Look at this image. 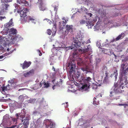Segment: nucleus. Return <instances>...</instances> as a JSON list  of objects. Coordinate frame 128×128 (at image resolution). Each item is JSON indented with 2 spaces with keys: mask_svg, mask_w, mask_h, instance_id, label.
<instances>
[{
  "mask_svg": "<svg viewBox=\"0 0 128 128\" xmlns=\"http://www.w3.org/2000/svg\"><path fill=\"white\" fill-rule=\"evenodd\" d=\"M27 96L25 94L21 95L18 97V102L22 104V103L24 101V100L26 98Z\"/></svg>",
  "mask_w": 128,
  "mask_h": 128,
  "instance_id": "9b49d317",
  "label": "nucleus"
},
{
  "mask_svg": "<svg viewBox=\"0 0 128 128\" xmlns=\"http://www.w3.org/2000/svg\"><path fill=\"white\" fill-rule=\"evenodd\" d=\"M65 23H66L67 22H66V20H65V21L64 22V21H63Z\"/></svg>",
  "mask_w": 128,
  "mask_h": 128,
  "instance_id": "052dcab7",
  "label": "nucleus"
},
{
  "mask_svg": "<svg viewBox=\"0 0 128 128\" xmlns=\"http://www.w3.org/2000/svg\"><path fill=\"white\" fill-rule=\"evenodd\" d=\"M90 50V48L87 47V48L84 49H80L78 50L79 52L82 54H83L88 52Z\"/></svg>",
  "mask_w": 128,
  "mask_h": 128,
  "instance_id": "dca6fc26",
  "label": "nucleus"
},
{
  "mask_svg": "<svg viewBox=\"0 0 128 128\" xmlns=\"http://www.w3.org/2000/svg\"><path fill=\"white\" fill-rule=\"evenodd\" d=\"M82 62H78V65H80V66L82 65Z\"/></svg>",
  "mask_w": 128,
  "mask_h": 128,
  "instance_id": "a19ab883",
  "label": "nucleus"
},
{
  "mask_svg": "<svg viewBox=\"0 0 128 128\" xmlns=\"http://www.w3.org/2000/svg\"><path fill=\"white\" fill-rule=\"evenodd\" d=\"M72 25H67L66 26V30L68 33H69V32L71 33L72 32Z\"/></svg>",
  "mask_w": 128,
  "mask_h": 128,
  "instance_id": "f8f14e48",
  "label": "nucleus"
},
{
  "mask_svg": "<svg viewBox=\"0 0 128 128\" xmlns=\"http://www.w3.org/2000/svg\"><path fill=\"white\" fill-rule=\"evenodd\" d=\"M32 100L30 99L29 100V102H30V103H32Z\"/></svg>",
  "mask_w": 128,
  "mask_h": 128,
  "instance_id": "a18cd8bd",
  "label": "nucleus"
},
{
  "mask_svg": "<svg viewBox=\"0 0 128 128\" xmlns=\"http://www.w3.org/2000/svg\"><path fill=\"white\" fill-rule=\"evenodd\" d=\"M28 9L27 8H24L20 12V15L21 17L22 20L26 22H28L30 20H34L32 18H31L30 16H28L26 17V12Z\"/></svg>",
  "mask_w": 128,
  "mask_h": 128,
  "instance_id": "f03ea898",
  "label": "nucleus"
},
{
  "mask_svg": "<svg viewBox=\"0 0 128 128\" xmlns=\"http://www.w3.org/2000/svg\"><path fill=\"white\" fill-rule=\"evenodd\" d=\"M14 78H12V79H11V80H10L8 81V82L9 83L12 84L14 83Z\"/></svg>",
  "mask_w": 128,
  "mask_h": 128,
  "instance_id": "72a5a7b5",
  "label": "nucleus"
},
{
  "mask_svg": "<svg viewBox=\"0 0 128 128\" xmlns=\"http://www.w3.org/2000/svg\"><path fill=\"white\" fill-rule=\"evenodd\" d=\"M12 0H7L8 2H11Z\"/></svg>",
  "mask_w": 128,
  "mask_h": 128,
  "instance_id": "13d9d810",
  "label": "nucleus"
},
{
  "mask_svg": "<svg viewBox=\"0 0 128 128\" xmlns=\"http://www.w3.org/2000/svg\"><path fill=\"white\" fill-rule=\"evenodd\" d=\"M42 83H43V84H44V87L45 88H47L48 87L50 86L49 84L48 83H46L44 82H42Z\"/></svg>",
  "mask_w": 128,
  "mask_h": 128,
  "instance_id": "393cba45",
  "label": "nucleus"
},
{
  "mask_svg": "<svg viewBox=\"0 0 128 128\" xmlns=\"http://www.w3.org/2000/svg\"><path fill=\"white\" fill-rule=\"evenodd\" d=\"M81 10L82 11H84L86 12L87 10L85 8L83 7L82 8H81Z\"/></svg>",
  "mask_w": 128,
  "mask_h": 128,
  "instance_id": "f704fd0d",
  "label": "nucleus"
},
{
  "mask_svg": "<svg viewBox=\"0 0 128 128\" xmlns=\"http://www.w3.org/2000/svg\"><path fill=\"white\" fill-rule=\"evenodd\" d=\"M118 13H116L113 16V17H116L118 16Z\"/></svg>",
  "mask_w": 128,
  "mask_h": 128,
  "instance_id": "37998d69",
  "label": "nucleus"
},
{
  "mask_svg": "<svg viewBox=\"0 0 128 128\" xmlns=\"http://www.w3.org/2000/svg\"><path fill=\"white\" fill-rule=\"evenodd\" d=\"M18 119L17 118H12V120L13 122L15 123V124H16V123H17V120Z\"/></svg>",
  "mask_w": 128,
  "mask_h": 128,
  "instance_id": "7c9ffc66",
  "label": "nucleus"
},
{
  "mask_svg": "<svg viewBox=\"0 0 128 128\" xmlns=\"http://www.w3.org/2000/svg\"><path fill=\"white\" fill-rule=\"evenodd\" d=\"M124 36L125 35L124 33H122L120 34L114 40L116 41L122 38H124Z\"/></svg>",
  "mask_w": 128,
  "mask_h": 128,
  "instance_id": "f3484780",
  "label": "nucleus"
},
{
  "mask_svg": "<svg viewBox=\"0 0 128 128\" xmlns=\"http://www.w3.org/2000/svg\"><path fill=\"white\" fill-rule=\"evenodd\" d=\"M7 54H4V56H7Z\"/></svg>",
  "mask_w": 128,
  "mask_h": 128,
  "instance_id": "0e129e2a",
  "label": "nucleus"
},
{
  "mask_svg": "<svg viewBox=\"0 0 128 128\" xmlns=\"http://www.w3.org/2000/svg\"><path fill=\"white\" fill-rule=\"evenodd\" d=\"M5 18H6V17L4 16V17H2V16H0V18L4 19Z\"/></svg>",
  "mask_w": 128,
  "mask_h": 128,
  "instance_id": "09e8293b",
  "label": "nucleus"
},
{
  "mask_svg": "<svg viewBox=\"0 0 128 128\" xmlns=\"http://www.w3.org/2000/svg\"><path fill=\"white\" fill-rule=\"evenodd\" d=\"M49 121L48 125H46V128H54L55 126V124L51 120H48Z\"/></svg>",
  "mask_w": 128,
  "mask_h": 128,
  "instance_id": "6e6552de",
  "label": "nucleus"
},
{
  "mask_svg": "<svg viewBox=\"0 0 128 128\" xmlns=\"http://www.w3.org/2000/svg\"><path fill=\"white\" fill-rule=\"evenodd\" d=\"M43 0H38V2L39 4L40 3H41L43 2Z\"/></svg>",
  "mask_w": 128,
  "mask_h": 128,
  "instance_id": "ea45409f",
  "label": "nucleus"
},
{
  "mask_svg": "<svg viewBox=\"0 0 128 128\" xmlns=\"http://www.w3.org/2000/svg\"><path fill=\"white\" fill-rule=\"evenodd\" d=\"M13 23V22H12V20L11 19L6 24L4 25V26L8 28L12 25Z\"/></svg>",
  "mask_w": 128,
  "mask_h": 128,
  "instance_id": "aec40b11",
  "label": "nucleus"
},
{
  "mask_svg": "<svg viewBox=\"0 0 128 128\" xmlns=\"http://www.w3.org/2000/svg\"><path fill=\"white\" fill-rule=\"evenodd\" d=\"M76 53H73V54L74 55V56H75L76 55Z\"/></svg>",
  "mask_w": 128,
  "mask_h": 128,
  "instance_id": "e2e57ef3",
  "label": "nucleus"
},
{
  "mask_svg": "<svg viewBox=\"0 0 128 128\" xmlns=\"http://www.w3.org/2000/svg\"><path fill=\"white\" fill-rule=\"evenodd\" d=\"M42 84H43V83H42L41 82H40V86H42Z\"/></svg>",
  "mask_w": 128,
  "mask_h": 128,
  "instance_id": "6e6d98bb",
  "label": "nucleus"
},
{
  "mask_svg": "<svg viewBox=\"0 0 128 128\" xmlns=\"http://www.w3.org/2000/svg\"><path fill=\"white\" fill-rule=\"evenodd\" d=\"M9 32L11 34H16L17 31L16 29L13 28L10 29Z\"/></svg>",
  "mask_w": 128,
  "mask_h": 128,
  "instance_id": "6ab92c4d",
  "label": "nucleus"
},
{
  "mask_svg": "<svg viewBox=\"0 0 128 128\" xmlns=\"http://www.w3.org/2000/svg\"><path fill=\"white\" fill-rule=\"evenodd\" d=\"M24 90V88H22V89H19L18 90L20 91L21 90Z\"/></svg>",
  "mask_w": 128,
  "mask_h": 128,
  "instance_id": "4d7b16f0",
  "label": "nucleus"
},
{
  "mask_svg": "<svg viewBox=\"0 0 128 128\" xmlns=\"http://www.w3.org/2000/svg\"><path fill=\"white\" fill-rule=\"evenodd\" d=\"M76 74V80L77 81L78 80L79 82V80H80V78L81 76H80V74L79 72H77Z\"/></svg>",
  "mask_w": 128,
  "mask_h": 128,
  "instance_id": "5701e85b",
  "label": "nucleus"
},
{
  "mask_svg": "<svg viewBox=\"0 0 128 128\" xmlns=\"http://www.w3.org/2000/svg\"><path fill=\"white\" fill-rule=\"evenodd\" d=\"M7 51L8 52L9 51V48H8L7 49Z\"/></svg>",
  "mask_w": 128,
  "mask_h": 128,
  "instance_id": "680f3d73",
  "label": "nucleus"
},
{
  "mask_svg": "<svg viewBox=\"0 0 128 128\" xmlns=\"http://www.w3.org/2000/svg\"><path fill=\"white\" fill-rule=\"evenodd\" d=\"M83 69H84V68H82V70H83Z\"/></svg>",
  "mask_w": 128,
  "mask_h": 128,
  "instance_id": "774afa93",
  "label": "nucleus"
},
{
  "mask_svg": "<svg viewBox=\"0 0 128 128\" xmlns=\"http://www.w3.org/2000/svg\"><path fill=\"white\" fill-rule=\"evenodd\" d=\"M105 74L106 75V77H105V79H106V78H107L108 77V74L107 73H105Z\"/></svg>",
  "mask_w": 128,
  "mask_h": 128,
  "instance_id": "49530a36",
  "label": "nucleus"
},
{
  "mask_svg": "<svg viewBox=\"0 0 128 128\" xmlns=\"http://www.w3.org/2000/svg\"><path fill=\"white\" fill-rule=\"evenodd\" d=\"M10 85H8L6 86H1V90H2V94H4V92L5 91H6L7 90L9 89Z\"/></svg>",
  "mask_w": 128,
  "mask_h": 128,
  "instance_id": "2eb2a0df",
  "label": "nucleus"
},
{
  "mask_svg": "<svg viewBox=\"0 0 128 128\" xmlns=\"http://www.w3.org/2000/svg\"><path fill=\"white\" fill-rule=\"evenodd\" d=\"M47 33L48 35H50L51 34L52 31L50 29H48L47 30Z\"/></svg>",
  "mask_w": 128,
  "mask_h": 128,
  "instance_id": "cd10ccee",
  "label": "nucleus"
},
{
  "mask_svg": "<svg viewBox=\"0 0 128 128\" xmlns=\"http://www.w3.org/2000/svg\"><path fill=\"white\" fill-rule=\"evenodd\" d=\"M56 86L55 85H54L52 87L53 89V90H54Z\"/></svg>",
  "mask_w": 128,
  "mask_h": 128,
  "instance_id": "8fccbe9b",
  "label": "nucleus"
},
{
  "mask_svg": "<svg viewBox=\"0 0 128 128\" xmlns=\"http://www.w3.org/2000/svg\"><path fill=\"white\" fill-rule=\"evenodd\" d=\"M100 97H102V95L101 94L100 95V94L98 95L97 96H96V97L97 98L98 97H100Z\"/></svg>",
  "mask_w": 128,
  "mask_h": 128,
  "instance_id": "3c124183",
  "label": "nucleus"
},
{
  "mask_svg": "<svg viewBox=\"0 0 128 128\" xmlns=\"http://www.w3.org/2000/svg\"><path fill=\"white\" fill-rule=\"evenodd\" d=\"M52 70H53L54 71H55V68H54V66H53L52 67Z\"/></svg>",
  "mask_w": 128,
  "mask_h": 128,
  "instance_id": "bf43d9fd",
  "label": "nucleus"
},
{
  "mask_svg": "<svg viewBox=\"0 0 128 128\" xmlns=\"http://www.w3.org/2000/svg\"><path fill=\"white\" fill-rule=\"evenodd\" d=\"M88 15L90 16V17H91L92 15V14L91 13H88Z\"/></svg>",
  "mask_w": 128,
  "mask_h": 128,
  "instance_id": "c03bdc74",
  "label": "nucleus"
},
{
  "mask_svg": "<svg viewBox=\"0 0 128 128\" xmlns=\"http://www.w3.org/2000/svg\"><path fill=\"white\" fill-rule=\"evenodd\" d=\"M58 10V8L56 7H55L54 8V11L57 12Z\"/></svg>",
  "mask_w": 128,
  "mask_h": 128,
  "instance_id": "79ce46f5",
  "label": "nucleus"
},
{
  "mask_svg": "<svg viewBox=\"0 0 128 128\" xmlns=\"http://www.w3.org/2000/svg\"><path fill=\"white\" fill-rule=\"evenodd\" d=\"M46 20L47 21V22H48V23L49 24H51L52 22L50 20L47 19V18H46V19H45L44 20Z\"/></svg>",
  "mask_w": 128,
  "mask_h": 128,
  "instance_id": "c9c22d12",
  "label": "nucleus"
},
{
  "mask_svg": "<svg viewBox=\"0 0 128 128\" xmlns=\"http://www.w3.org/2000/svg\"><path fill=\"white\" fill-rule=\"evenodd\" d=\"M18 126L16 125H13L11 126L10 127L7 128H17Z\"/></svg>",
  "mask_w": 128,
  "mask_h": 128,
  "instance_id": "473e14b6",
  "label": "nucleus"
},
{
  "mask_svg": "<svg viewBox=\"0 0 128 128\" xmlns=\"http://www.w3.org/2000/svg\"><path fill=\"white\" fill-rule=\"evenodd\" d=\"M117 70H116L114 72V75H115V77H116V76L117 75Z\"/></svg>",
  "mask_w": 128,
  "mask_h": 128,
  "instance_id": "e433bc0d",
  "label": "nucleus"
},
{
  "mask_svg": "<svg viewBox=\"0 0 128 128\" xmlns=\"http://www.w3.org/2000/svg\"><path fill=\"white\" fill-rule=\"evenodd\" d=\"M82 40V37L80 35L78 34L76 36L75 38H74L73 44L75 47L79 48L80 47Z\"/></svg>",
  "mask_w": 128,
  "mask_h": 128,
  "instance_id": "20e7f679",
  "label": "nucleus"
},
{
  "mask_svg": "<svg viewBox=\"0 0 128 128\" xmlns=\"http://www.w3.org/2000/svg\"><path fill=\"white\" fill-rule=\"evenodd\" d=\"M34 70L33 69H32L29 72H27L24 74V76L26 77H28L30 75L34 74Z\"/></svg>",
  "mask_w": 128,
  "mask_h": 128,
  "instance_id": "4468645a",
  "label": "nucleus"
},
{
  "mask_svg": "<svg viewBox=\"0 0 128 128\" xmlns=\"http://www.w3.org/2000/svg\"><path fill=\"white\" fill-rule=\"evenodd\" d=\"M93 103L94 105H98L100 104L99 101L98 100L97 101L96 98L94 97L93 99Z\"/></svg>",
  "mask_w": 128,
  "mask_h": 128,
  "instance_id": "4be33fe9",
  "label": "nucleus"
},
{
  "mask_svg": "<svg viewBox=\"0 0 128 128\" xmlns=\"http://www.w3.org/2000/svg\"><path fill=\"white\" fill-rule=\"evenodd\" d=\"M38 6L40 10H45V8L43 6V2L40 3Z\"/></svg>",
  "mask_w": 128,
  "mask_h": 128,
  "instance_id": "a211bd4d",
  "label": "nucleus"
},
{
  "mask_svg": "<svg viewBox=\"0 0 128 128\" xmlns=\"http://www.w3.org/2000/svg\"><path fill=\"white\" fill-rule=\"evenodd\" d=\"M93 20L94 21V22H95V21H96V20Z\"/></svg>",
  "mask_w": 128,
  "mask_h": 128,
  "instance_id": "338daca9",
  "label": "nucleus"
},
{
  "mask_svg": "<svg viewBox=\"0 0 128 128\" xmlns=\"http://www.w3.org/2000/svg\"><path fill=\"white\" fill-rule=\"evenodd\" d=\"M125 104H119L118 105L119 106H124L125 105Z\"/></svg>",
  "mask_w": 128,
  "mask_h": 128,
  "instance_id": "de8ad7c7",
  "label": "nucleus"
},
{
  "mask_svg": "<svg viewBox=\"0 0 128 128\" xmlns=\"http://www.w3.org/2000/svg\"><path fill=\"white\" fill-rule=\"evenodd\" d=\"M2 40L1 38V37H0V42H2Z\"/></svg>",
  "mask_w": 128,
  "mask_h": 128,
  "instance_id": "603ef678",
  "label": "nucleus"
},
{
  "mask_svg": "<svg viewBox=\"0 0 128 128\" xmlns=\"http://www.w3.org/2000/svg\"><path fill=\"white\" fill-rule=\"evenodd\" d=\"M10 104L11 107L14 108H20L21 106H20L18 105V102H15L13 103Z\"/></svg>",
  "mask_w": 128,
  "mask_h": 128,
  "instance_id": "ddd939ff",
  "label": "nucleus"
},
{
  "mask_svg": "<svg viewBox=\"0 0 128 128\" xmlns=\"http://www.w3.org/2000/svg\"><path fill=\"white\" fill-rule=\"evenodd\" d=\"M122 70V71L121 72L122 76H125L128 71V66L126 69L125 70Z\"/></svg>",
  "mask_w": 128,
  "mask_h": 128,
  "instance_id": "412c9836",
  "label": "nucleus"
},
{
  "mask_svg": "<svg viewBox=\"0 0 128 128\" xmlns=\"http://www.w3.org/2000/svg\"><path fill=\"white\" fill-rule=\"evenodd\" d=\"M9 6V5L5 4H2V7L0 12V15H3L5 12H6V11L8 10V8Z\"/></svg>",
  "mask_w": 128,
  "mask_h": 128,
  "instance_id": "423d86ee",
  "label": "nucleus"
},
{
  "mask_svg": "<svg viewBox=\"0 0 128 128\" xmlns=\"http://www.w3.org/2000/svg\"><path fill=\"white\" fill-rule=\"evenodd\" d=\"M80 22V24H85L86 22V21L85 20H81Z\"/></svg>",
  "mask_w": 128,
  "mask_h": 128,
  "instance_id": "2f4dec72",
  "label": "nucleus"
},
{
  "mask_svg": "<svg viewBox=\"0 0 128 128\" xmlns=\"http://www.w3.org/2000/svg\"><path fill=\"white\" fill-rule=\"evenodd\" d=\"M18 38V36H16V37L15 38L16 39V40L17 39H19V38Z\"/></svg>",
  "mask_w": 128,
  "mask_h": 128,
  "instance_id": "5fc2aeb1",
  "label": "nucleus"
},
{
  "mask_svg": "<svg viewBox=\"0 0 128 128\" xmlns=\"http://www.w3.org/2000/svg\"><path fill=\"white\" fill-rule=\"evenodd\" d=\"M4 57V56H0V59H2Z\"/></svg>",
  "mask_w": 128,
  "mask_h": 128,
  "instance_id": "864d4df0",
  "label": "nucleus"
},
{
  "mask_svg": "<svg viewBox=\"0 0 128 128\" xmlns=\"http://www.w3.org/2000/svg\"><path fill=\"white\" fill-rule=\"evenodd\" d=\"M25 116L26 113L24 111L23 112L22 111L21 113L16 114V116L17 118H19L21 120V121H23V118H25Z\"/></svg>",
  "mask_w": 128,
  "mask_h": 128,
  "instance_id": "0eeeda50",
  "label": "nucleus"
},
{
  "mask_svg": "<svg viewBox=\"0 0 128 128\" xmlns=\"http://www.w3.org/2000/svg\"><path fill=\"white\" fill-rule=\"evenodd\" d=\"M30 119V117L28 116V117H26L23 120V121H22L21 122H22L23 125L28 126L29 124V121Z\"/></svg>",
  "mask_w": 128,
  "mask_h": 128,
  "instance_id": "9d476101",
  "label": "nucleus"
},
{
  "mask_svg": "<svg viewBox=\"0 0 128 128\" xmlns=\"http://www.w3.org/2000/svg\"><path fill=\"white\" fill-rule=\"evenodd\" d=\"M114 56L115 57H116V55L114 54Z\"/></svg>",
  "mask_w": 128,
  "mask_h": 128,
  "instance_id": "69168bd1",
  "label": "nucleus"
},
{
  "mask_svg": "<svg viewBox=\"0 0 128 128\" xmlns=\"http://www.w3.org/2000/svg\"><path fill=\"white\" fill-rule=\"evenodd\" d=\"M31 62H27L25 60L23 63V64H21L22 66V67L23 69H24L26 68H27L30 66L31 64Z\"/></svg>",
  "mask_w": 128,
  "mask_h": 128,
  "instance_id": "1a4fd4ad",
  "label": "nucleus"
},
{
  "mask_svg": "<svg viewBox=\"0 0 128 128\" xmlns=\"http://www.w3.org/2000/svg\"><path fill=\"white\" fill-rule=\"evenodd\" d=\"M114 88H113V91L110 92V97L113 96L115 93H120L124 91L123 86L121 85H118L117 84H116L114 85Z\"/></svg>",
  "mask_w": 128,
  "mask_h": 128,
  "instance_id": "7ed1b4c3",
  "label": "nucleus"
},
{
  "mask_svg": "<svg viewBox=\"0 0 128 128\" xmlns=\"http://www.w3.org/2000/svg\"><path fill=\"white\" fill-rule=\"evenodd\" d=\"M92 78L89 77L86 78L84 76H82L80 77V80H79V82H82L84 84L81 87L82 88L85 89V90L89 88L90 85V82Z\"/></svg>",
  "mask_w": 128,
  "mask_h": 128,
  "instance_id": "f257e3e1",
  "label": "nucleus"
},
{
  "mask_svg": "<svg viewBox=\"0 0 128 128\" xmlns=\"http://www.w3.org/2000/svg\"><path fill=\"white\" fill-rule=\"evenodd\" d=\"M125 64H123L121 65V69L122 70H124L126 69Z\"/></svg>",
  "mask_w": 128,
  "mask_h": 128,
  "instance_id": "bb28decb",
  "label": "nucleus"
},
{
  "mask_svg": "<svg viewBox=\"0 0 128 128\" xmlns=\"http://www.w3.org/2000/svg\"><path fill=\"white\" fill-rule=\"evenodd\" d=\"M60 80H61V81H60L59 82H57V83L55 85L56 86H60L62 84V80L61 79H60Z\"/></svg>",
  "mask_w": 128,
  "mask_h": 128,
  "instance_id": "a878e982",
  "label": "nucleus"
},
{
  "mask_svg": "<svg viewBox=\"0 0 128 128\" xmlns=\"http://www.w3.org/2000/svg\"><path fill=\"white\" fill-rule=\"evenodd\" d=\"M20 2L21 3L24 4H27V2L26 0H20Z\"/></svg>",
  "mask_w": 128,
  "mask_h": 128,
  "instance_id": "c756f323",
  "label": "nucleus"
},
{
  "mask_svg": "<svg viewBox=\"0 0 128 128\" xmlns=\"http://www.w3.org/2000/svg\"><path fill=\"white\" fill-rule=\"evenodd\" d=\"M66 30H65L64 32H63L62 33V35L63 36L65 37L66 35H67L69 33H68V32L67 33Z\"/></svg>",
  "mask_w": 128,
  "mask_h": 128,
  "instance_id": "c85d7f7f",
  "label": "nucleus"
},
{
  "mask_svg": "<svg viewBox=\"0 0 128 128\" xmlns=\"http://www.w3.org/2000/svg\"><path fill=\"white\" fill-rule=\"evenodd\" d=\"M68 64V66L70 67V68L69 74L71 76L72 72L74 73L75 72V69L76 68V64H74V61L72 60L69 61Z\"/></svg>",
  "mask_w": 128,
  "mask_h": 128,
  "instance_id": "39448f33",
  "label": "nucleus"
},
{
  "mask_svg": "<svg viewBox=\"0 0 128 128\" xmlns=\"http://www.w3.org/2000/svg\"><path fill=\"white\" fill-rule=\"evenodd\" d=\"M88 23H89L88 24H89L90 26H93L94 25L93 24H92V22H88ZM87 24H88L87 25H88V23H87Z\"/></svg>",
  "mask_w": 128,
  "mask_h": 128,
  "instance_id": "58836bf2",
  "label": "nucleus"
},
{
  "mask_svg": "<svg viewBox=\"0 0 128 128\" xmlns=\"http://www.w3.org/2000/svg\"><path fill=\"white\" fill-rule=\"evenodd\" d=\"M121 84H122V85L124 86V85H126V84H127L128 82H127V80H126L125 79H123L121 81Z\"/></svg>",
  "mask_w": 128,
  "mask_h": 128,
  "instance_id": "b1692460",
  "label": "nucleus"
},
{
  "mask_svg": "<svg viewBox=\"0 0 128 128\" xmlns=\"http://www.w3.org/2000/svg\"><path fill=\"white\" fill-rule=\"evenodd\" d=\"M28 126L23 125L21 127V128H28Z\"/></svg>",
  "mask_w": 128,
  "mask_h": 128,
  "instance_id": "4c0bfd02",
  "label": "nucleus"
}]
</instances>
